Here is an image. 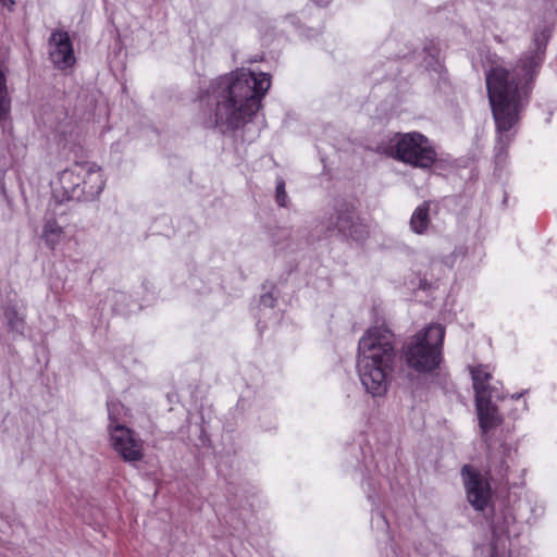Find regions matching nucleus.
<instances>
[{
    "instance_id": "1",
    "label": "nucleus",
    "mask_w": 557,
    "mask_h": 557,
    "mask_svg": "<svg viewBox=\"0 0 557 557\" xmlns=\"http://www.w3.org/2000/svg\"><path fill=\"white\" fill-rule=\"evenodd\" d=\"M270 86L271 76L262 72L239 70L219 76L198 96L196 119L205 128L236 131L259 111Z\"/></svg>"
},
{
    "instance_id": "2",
    "label": "nucleus",
    "mask_w": 557,
    "mask_h": 557,
    "mask_svg": "<svg viewBox=\"0 0 557 557\" xmlns=\"http://www.w3.org/2000/svg\"><path fill=\"white\" fill-rule=\"evenodd\" d=\"M550 30L544 28L535 35L537 51L519 59L512 70L492 66L485 75L486 91L495 128L502 136L515 128L530 101L537 70L542 63Z\"/></svg>"
},
{
    "instance_id": "3",
    "label": "nucleus",
    "mask_w": 557,
    "mask_h": 557,
    "mask_svg": "<svg viewBox=\"0 0 557 557\" xmlns=\"http://www.w3.org/2000/svg\"><path fill=\"white\" fill-rule=\"evenodd\" d=\"M358 373L373 396L387 391L396 367L395 335L386 326L370 327L358 344Z\"/></svg>"
},
{
    "instance_id": "4",
    "label": "nucleus",
    "mask_w": 557,
    "mask_h": 557,
    "mask_svg": "<svg viewBox=\"0 0 557 557\" xmlns=\"http://www.w3.org/2000/svg\"><path fill=\"white\" fill-rule=\"evenodd\" d=\"M445 327L441 324H430L409 337L401 349L405 364L419 374H429L432 383L447 389L450 377L447 371L441 369L444 362Z\"/></svg>"
},
{
    "instance_id": "5",
    "label": "nucleus",
    "mask_w": 557,
    "mask_h": 557,
    "mask_svg": "<svg viewBox=\"0 0 557 557\" xmlns=\"http://www.w3.org/2000/svg\"><path fill=\"white\" fill-rule=\"evenodd\" d=\"M58 182L60 189L55 194L62 201H94L106 186L102 169L90 162L74 163L59 174Z\"/></svg>"
},
{
    "instance_id": "6",
    "label": "nucleus",
    "mask_w": 557,
    "mask_h": 557,
    "mask_svg": "<svg viewBox=\"0 0 557 557\" xmlns=\"http://www.w3.org/2000/svg\"><path fill=\"white\" fill-rule=\"evenodd\" d=\"M383 151L399 162L422 170L432 169L437 161L434 145L420 132L396 133Z\"/></svg>"
},
{
    "instance_id": "7",
    "label": "nucleus",
    "mask_w": 557,
    "mask_h": 557,
    "mask_svg": "<svg viewBox=\"0 0 557 557\" xmlns=\"http://www.w3.org/2000/svg\"><path fill=\"white\" fill-rule=\"evenodd\" d=\"M329 236L343 240L363 242L369 237V227L358 215L357 207L349 201H341L334 207L325 223Z\"/></svg>"
},
{
    "instance_id": "8",
    "label": "nucleus",
    "mask_w": 557,
    "mask_h": 557,
    "mask_svg": "<svg viewBox=\"0 0 557 557\" xmlns=\"http://www.w3.org/2000/svg\"><path fill=\"white\" fill-rule=\"evenodd\" d=\"M114 405L109 406L108 433L114 451L126 462H137L144 458V441L131 428L120 423Z\"/></svg>"
},
{
    "instance_id": "9",
    "label": "nucleus",
    "mask_w": 557,
    "mask_h": 557,
    "mask_svg": "<svg viewBox=\"0 0 557 557\" xmlns=\"http://www.w3.org/2000/svg\"><path fill=\"white\" fill-rule=\"evenodd\" d=\"M460 474L469 504L475 510L484 511L493 496L490 478L471 465L462 466Z\"/></svg>"
},
{
    "instance_id": "10",
    "label": "nucleus",
    "mask_w": 557,
    "mask_h": 557,
    "mask_svg": "<svg viewBox=\"0 0 557 557\" xmlns=\"http://www.w3.org/2000/svg\"><path fill=\"white\" fill-rule=\"evenodd\" d=\"M50 58L57 67L64 70L74 65V49L66 30H54L50 37Z\"/></svg>"
},
{
    "instance_id": "11",
    "label": "nucleus",
    "mask_w": 557,
    "mask_h": 557,
    "mask_svg": "<svg viewBox=\"0 0 557 557\" xmlns=\"http://www.w3.org/2000/svg\"><path fill=\"white\" fill-rule=\"evenodd\" d=\"M479 424L483 433L498 426L503 419L497 407L492 403V396L475 398Z\"/></svg>"
},
{
    "instance_id": "12",
    "label": "nucleus",
    "mask_w": 557,
    "mask_h": 557,
    "mask_svg": "<svg viewBox=\"0 0 557 557\" xmlns=\"http://www.w3.org/2000/svg\"><path fill=\"white\" fill-rule=\"evenodd\" d=\"M474 399L492 395L491 380L493 379L488 366L479 364L470 367Z\"/></svg>"
},
{
    "instance_id": "13",
    "label": "nucleus",
    "mask_w": 557,
    "mask_h": 557,
    "mask_svg": "<svg viewBox=\"0 0 557 557\" xmlns=\"http://www.w3.org/2000/svg\"><path fill=\"white\" fill-rule=\"evenodd\" d=\"M430 201H423L410 218V227L416 234H423L430 225Z\"/></svg>"
},
{
    "instance_id": "14",
    "label": "nucleus",
    "mask_w": 557,
    "mask_h": 557,
    "mask_svg": "<svg viewBox=\"0 0 557 557\" xmlns=\"http://www.w3.org/2000/svg\"><path fill=\"white\" fill-rule=\"evenodd\" d=\"M63 227L59 225L55 218H48L42 227V239L47 247L53 250L63 236Z\"/></svg>"
},
{
    "instance_id": "15",
    "label": "nucleus",
    "mask_w": 557,
    "mask_h": 557,
    "mask_svg": "<svg viewBox=\"0 0 557 557\" xmlns=\"http://www.w3.org/2000/svg\"><path fill=\"white\" fill-rule=\"evenodd\" d=\"M11 111V98L8 92L7 77L0 69V121L8 119Z\"/></svg>"
},
{
    "instance_id": "16",
    "label": "nucleus",
    "mask_w": 557,
    "mask_h": 557,
    "mask_svg": "<svg viewBox=\"0 0 557 557\" xmlns=\"http://www.w3.org/2000/svg\"><path fill=\"white\" fill-rule=\"evenodd\" d=\"M508 470L509 467L504 458H500L498 461L492 458L488 463V473L491 479H494L499 483H503L505 480H507Z\"/></svg>"
},
{
    "instance_id": "17",
    "label": "nucleus",
    "mask_w": 557,
    "mask_h": 557,
    "mask_svg": "<svg viewBox=\"0 0 557 557\" xmlns=\"http://www.w3.org/2000/svg\"><path fill=\"white\" fill-rule=\"evenodd\" d=\"M287 193L284 181H278L275 188V201L280 207L287 206Z\"/></svg>"
},
{
    "instance_id": "18",
    "label": "nucleus",
    "mask_w": 557,
    "mask_h": 557,
    "mask_svg": "<svg viewBox=\"0 0 557 557\" xmlns=\"http://www.w3.org/2000/svg\"><path fill=\"white\" fill-rule=\"evenodd\" d=\"M424 51L432 58L434 59L435 61H437L438 57H440V53H441V48L438 47L437 44H435L433 40L429 41L425 46H424Z\"/></svg>"
},
{
    "instance_id": "19",
    "label": "nucleus",
    "mask_w": 557,
    "mask_h": 557,
    "mask_svg": "<svg viewBox=\"0 0 557 557\" xmlns=\"http://www.w3.org/2000/svg\"><path fill=\"white\" fill-rule=\"evenodd\" d=\"M0 4L5 7L9 11H13L15 7L14 0H0Z\"/></svg>"
},
{
    "instance_id": "20",
    "label": "nucleus",
    "mask_w": 557,
    "mask_h": 557,
    "mask_svg": "<svg viewBox=\"0 0 557 557\" xmlns=\"http://www.w3.org/2000/svg\"><path fill=\"white\" fill-rule=\"evenodd\" d=\"M420 288L422 289H426V283H424L423 281L420 282Z\"/></svg>"
},
{
    "instance_id": "21",
    "label": "nucleus",
    "mask_w": 557,
    "mask_h": 557,
    "mask_svg": "<svg viewBox=\"0 0 557 557\" xmlns=\"http://www.w3.org/2000/svg\"><path fill=\"white\" fill-rule=\"evenodd\" d=\"M278 232H283V233H287L285 230L283 228H277Z\"/></svg>"
}]
</instances>
